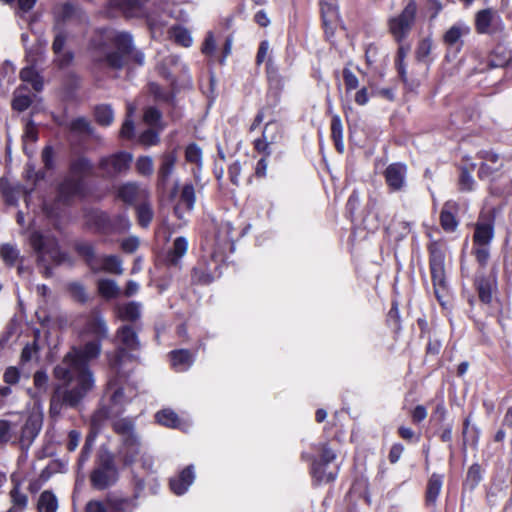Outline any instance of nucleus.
<instances>
[{
  "label": "nucleus",
  "instance_id": "cd10ccee",
  "mask_svg": "<svg viewBox=\"0 0 512 512\" xmlns=\"http://www.w3.org/2000/svg\"><path fill=\"white\" fill-rule=\"evenodd\" d=\"M172 366L175 370L186 371L194 362V357L189 350L180 349L170 352Z\"/></svg>",
  "mask_w": 512,
  "mask_h": 512
},
{
  "label": "nucleus",
  "instance_id": "bf43d9fd",
  "mask_svg": "<svg viewBox=\"0 0 512 512\" xmlns=\"http://www.w3.org/2000/svg\"><path fill=\"white\" fill-rule=\"evenodd\" d=\"M474 186L475 180L472 177L471 173L466 168H462L459 177V189L461 191L469 192L474 189Z\"/></svg>",
  "mask_w": 512,
  "mask_h": 512
},
{
  "label": "nucleus",
  "instance_id": "3c124183",
  "mask_svg": "<svg viewBox=\"0 0 512 512\" xmlns=\"http://www.w3.org/2000/svg\"><path fill=\"white\" fill-rule=\"evenodd\" d=\"M185 159L189 163H193L198 167L202 165V150L201 148L195 144H189L185 150Z\"/></svg>",
  "mask_w": 512,
  "mask_h": 512
},
{
  "label": "nucleus",
  "instance_id": "f3484780",
  "mask_svg": "<svg viewBox=\"0 0 512 512\" xmlns=\"http://www.w3.org/2000/svg\"><path fill=\"white\" fill-rule=\"evenodd\" d=\"M214 258L215 255H212ZM219 267L218 261L213 259L212 264H207L205 261H200L192 270V281L197 284H209L216 275Z\"/></svg>",
  "mask_w": 512,
  "mask_h": 512
},
{
  "label": "nucleus",
  "instance_id": "e433bc0d",
  "mask_svg": "<svg viewBox=\"0 0 512 512\" xmlns=\"http://www.w3.org/2000/svg\"><path fill=\"white\" fill-rule=\"evenodd\" d=\"M100 272L104 271L111 274H123V267L121 259L116 255H107L100 257Z\"/></svg>",
  "mask_w": 512,
  "mask_h": 512
},
{
  "label": "nucleus",
  "instance_id": "f704fd0d",
  "mask_svg": "<svg viewBox=\"0 0 512 512\" xmlns=\"http://www.w3.org/2000/svg\"><path fill=\"white\" fill-rule=\"evenodd\" d=\"M155 418L160 425L170 428L184 429L182 426V421L179 419L178 415L171 409H163L157 412Z\"/></svg>",
  "mask_w": 512,
  "mask_h": 512
},
{
  "label": "nucleus",
  "instance_id": "4c0bfd02",
  "mask_svg": "<svg viewBox=\"0 0 512 512\" xmlns=\"http://www.w3.org/2000/svg\"><path fill=\"white\" fill-rule=\"evenodd\" d=\"M141 304L138 302H129L118 308L119 317L125 321H136L141 316Z\"/></svg>",
  "mask_w": 512,
  "mask_h": 512
},
{
  "label": "nucleus",
  "instance_id": "a878e982",
  "mask_svg": "<svg viewBox=\"0 0 512 512\" xmlns=\"http://www.w3.org/2000/svg\"><path fill=\"white\" fill-rule=\"evenodd\" d=\"M444 476L433 473L427 483L426 503L429 506H435L437 498L441 492Z\"/></svg>",
  "mask_w": 512,
  "mask_h": 512
},
{
  "label": "nucleus",
  "instance_id": "c85d7f7f",
  "mask_svg": "<svg viewBox=\"0 0 512 512\" xmlns=\"http://www.w3.org/2000/svg\"><path fill=\"white\" fill-rule=\"evenodd\" d=\"M111 7L119 8L126 16H139L143 13V0H110Z\"/></svg>",
  "mask_w": 512,
  "mask_h": 512
},
{
  "label": "nucleus",
  "instance_id": "aec40b11",
  "mask_svg": "<svg viewBox=\"0 0 512 512\" xmlns=\"http://www.w3.org/2000/svg\"><path fill=\"white\" fill-rule=\"evenodd\" d=\"M75 250L77 254L83 258L86 265L94 273L100 272L101 259L96 255L95 248L90 242L79 241L75 243Z\"/></svg>",
  "mask_w": 512,
  "mask_h": 512
},
{
  "label": "nucleus",
  "instance_id": "5fc2aeb1",
  "mask_svg": "<svg viewBox=\"0 0 512 512\" xmlns=\"http://www.w3.org/2000/svg\"><path fill=\"white\" fill-rule=\"evenodd\" d=\"M266 71L270 85L280 89L283 86V79L278 74V71L271 59H268L267 61Z\"/></svg>",
  "mask_w": 512,
  "mask_h": 512
},
{
  "label": "nucleus",
  "instance_id": "338daca9",
  "mask_svg": "<svg viewBox=\"0 0 512 512\" xmlns=\"http://www.w3.org/2000/svg\"><path fill=\"white\" fill-rule=\"evenodd\" d=\"M48 375L45 371H36L34 373V376H33V382H34V386L35 388L39 391V392H46L47 391V388H48Z\"/></svg>",
  "mask_w": 512,
  "mask_h": 512
},
{
  "label": "nucleus",
  "instance_id": "79ce46f5",
  "mask_svg": "<svg viewBox=\"0 0 512 512\" xmlns=\"http://www.w3.org/2000/svg\"><path fill=\"white\" fill-rule=\"evenodd\" d=\"M58 17L64 21H70L72 19H87L85 13L77 6L70 3H65L60 8Z\"/></svg>",
  "mask_w": 512,
  "mask_h": 512
},
{
  "label": "nucleus",
  "instance_id": "680f3d73",
  "mask_svg": "<svg viewBox=\"0 0 512 512\" xmlns=\"http://www.w3.org/2000/svg\"><path fill=\"white\" fill-rule=\"evenodd\" d=\"M32 103L31 97L28 95L21 94L20 91L15 93V97L13 99V109L22 112L25 111Z\"/></svg>",
  "mask_w": 512,
  "mask_h": 512
},
{
  "label": "nucleus",
  "instance_id": "69168bd1",
  "mask_svg": "<svg viewBox=\"0 0 512 512\" xmlns=\"http://www.w3.org/2000/svg\"><path fill=\"white\" fill-rule=\"evenodd\" d=\"M342 74H343L344 85H345L347 92L358 88L359 80H358L357 76L350 69L344 68Z\"/></svg>",
  "mask_w": 512,
  "mask_h": 512
},
{
  "label": "nucleus",
  "instance_id": "58836bf2",
  "mask_svg": "<svg viewBox=\"0 0 512 512\" xmlns=\"http://www.w3.org/2000/svg\"><path fill=\"white\" fill-rule=\"evenodd\" d=\"M233 227L229 222L221 223L216 240L220 248L229 247L233 249Z\"/></svg>",
  "mask_w": 512,
  "mask_h": 512
},
{
  "label": "nucleus",
  "instance_id": "473e14b6",
  "mask_svg": "<svg viewBox=\"0 0 512 512\" xmlns=\"http://www.w3.org/2000/svg\"><path fill=\"white\" fill-rule=\"evenodd\" d=\"M469 32H470V28L466 24L458 22V23L454 24L453 26H451L446 31V33L443 36V40H444L445 44H447L449 46H453V45H456L460 41L461 37L468 35Z\"/></svg>",
  "mask_w": 512,
  "mask_h": 512
},
{
  "label": "nucleus",
  "instance_id": "20e7f679",
  "mask_svg": "<svg viewBox=\"0 0 512 512\" xmlns=\"http://www.w3.org/2000/svg\"><path fill=\"white\" fill-rule=\"evenodd\" d=\"M30 243L37 253L38 265L43 268V272L47 277L52 274L51 268L48 266L49 261L56 265H61L70 260L66 253L59 251L54 238H48L39 232H33L30 237Z\"/></svg>",
  "mask_w": 512,
  "mask_h": 512
},
{
  "label": "nucleus",
  "instance_id": "49530a36",
  "mask_svg": "<svg viewBox=\"0 0 512 512\" xmlns=\"http://www.w3.org/2000/svg\"><path fill=\"white\" fill-rule=\"evenodd\" d=\"M136 214L139 225L145 228L149 226L154 215L152 206L147 202H143L136 207Z\"/></svg>",
  "mask_w": 512,
  "mask_h": 512
},
{
  "label": "nucleus",
  "instance_id": "1a4fd4ad",
  "mask_svg": "<svg viewBox=\"0 0 512 512\" xmlns=\"http://www.w3.org/2000/svg\"><path fill=\"white\" fill-rule=\"evenodd\" d=\"M132 162V155L128 152H117L102 157L99 161V169L108 177L117 176L126 172Z\"/></svg>",
  "mask_w": 512,
  "mask_h": 512
},
{
  "label": "nucleus",
  "instance_id": "4be33fe9",
  "mask_svg": "<svg viewBox=\"0 0 512 512\" xmlns=\"http://www.w3.org/2000/svg\"><path fill=\"white\" fill-rule=\"evenodd\" d=\"M187 250V239L183 236L175 238L172 247L166 253L165 263L168 266L177 267L180 264L182 257L186 254Z\"/></svg>",
  "mask_w": 512,
  "mask_h": 512
},
{
  "label": "nucleus",
  "instance_id": "c9c22d12",
  "mask_svg": "<svg viewBox=\"0 0 512 512\" xmlns=\"http://www.w3.org/2000/svg\"><path fill=\"white\" fill-rule=\"evenodd\" d=\"M496 13L491 9L481 10L476 14V29L479 33H490V27L495 20Z\"/></svg>",
  "mask_w": 512,
  "mask_h": 512
},
{
  "label": "nucleus",
  "instance_id": "6ab92c4d",
  "mask_svg": "<svg viewBox=\"0 0 512 512\" xmlns=\"http://www.w3.org/2000/svg\"><path fill=\"white\" fill-rule=\"evenodd\" d=\"M176 161L177 157L174 152H167L162 155L160 166L157 172L158 188L165 190L167 183L174 171Z\"/></svg>",
  "mask_w": 512,
  "mask_h": 512
},
{
  "label": "nucleus",
  "instance_id": "f8f14e48",
  "mask_svg": "<svg viewBox=\"0 0 512 512\" xmlns=\"http://www.w3.org/2000/svg\"><path fill=\"white\" fill-rule=\"evenodd\" d=\"M43 419L40 414H30L21 427L18 442L22 449H28L42 428Z\"/></svg>",
  "mask_w": 512,
  "mask_h": 512
},
{
  "label": "nucleus",
  "instance_id": "412c9836",
  "mask_svg": "<svg viewBox=\"0 0 512 512\" xmlns=\"http://www.w3.org/2000/svg\"><path fill=\"white\" fill-rule=\"evenodd\" d=\"M195 479L194 467L189 465L178 476L171 478L170 488L176 495H183L192 485Z\"/></svg>",
  "mask_w": 512,
  "mask_h": 512
},
{
  "label": "nucleus",
  "instance_id": "774afa93",
  "mask_svg": "<svg viewBox=\"0 0 512 512\" xmlns=\"http://www.w3.org/2000/svg\"><path fill=\"white\" fill-rule=\"evenodd\" d=\"M86 512H110L106 500L104 502L91 500L86 504Z\"/></svg>",
  "mask_w": 512,
  "mask_h": 512
},
{
  "label": "nucleus",
  "instance_id": "37998d69",
  "mask_svg": "<svg viewBox=\"0 0 512 512\" xmlns=\"http://www.w3.org/2000/svg\"><path fill=\"white\" fill-rule=\"evenodd\" d=\"M482 478L481 466L478 463H474L469 467L467 471L464 485L470 490H474L482 481Z\"/></svg>",
  "mask_w": 512,
  "mask_h": 512
},
{
  "label": "nucleus",
  "instance_id": "9d476101",
  "mask_svg": "<svg viewBox=\"0 0 512 512\" xmlns=\"http://www.w3.org/2000/svg\"><path fill=\"white\" fill-rule=\"evenodd\" d=\"M144 488L142 481L137 483V491L132 497H125L116 492L109 493L106 496V503L109 505L110 512H133L138 507V498L140 491Z\"/></svg>",
  "mask_w": 512,
  "mask_h": 512
},
{
  "label": "nucleus",
  "instance_id": "4d7b16f0",
  "mask_svg": "<svg viewBox=\"0 0 512 512\" xmlns=\"http://www.w3.org/2000/svg\"><path fill=\"white\" fill-rule=\"evenodd\" d=\"M432 41L430 39H423L419 42L416 49V58L420 62L427 63L428 57L431 53Z\"/></svg>",
  "mask_w": 512,
  "mask_h": 512
},
{
  "label": "nucleus",
  "instance_id": "2f4dec72",
  "mask_svg": "<svg viewBox=\"0 0 512 512\" xmlns=\"http://www.w3.org/2000/svg\"><path fill=\"white\" fill-rule=\"evenodd\" d=\"M36 507L38 512H57L58 499L52 491L45 490L39 495Z\"/></svg>",
  "mask_w": 512,
  "mask_h": 512
},
{
  "label": "nucleus",
  "instance_id": "4468645a",
  "mask_svg": "<svg viewBox=\"0 0 512 512\" xmlns=\"http://www.w3.org/2000/svg\"><path fill=\"white\" fill-rule=\"evenodd\" d=\"M407 166L392 163L384 171L385 183L391 192H401L406 188Z\"/></svg>",
  "mask_w": 512,
  "mask_h": 512
},
{
  "label": "nucleus",
  "instance_id": "7ed1b4c3",
  "mask_svg": "<svg viewBox=\"0 0 512 512\" xmlns=\"http://www.w3.org/2000/svg\"><path fill=\"white\" fill-rule=\"evenodd\" d=\"M113 430L120 440L118 456L124 464H132L141 452V440L135 430L134 421L130 418H120L113 422Z\"/></svg>",
  "mask_w": 512,
  "mask_h": 512
},
{
  "label": "nucleus",
  "instance_id": "b1692460",
  "mask_svg": "<svg viewBox=\"0 0 512 512\" xmlns=\"http://www.w3.org/2000/svg\"><path fill=\"white\" fill-rule=\"evenodd\" d=\"M120 414L121 409L119 408L110 409L108 406H101L91 417V431L96 435L101 430L107 419L119 416Z\"/></svg>",
  "mask_w": 512,
  "mask_h": 512
},
{
  "label": "nucleus",
  "instance_id": "dca6fc26",
  "mask_svg": "<svg viewBox=\"0 0 512 512\" xmlns=\"http://www.w3.org/2000/svg\"><path fill=\"white\" fill-rule=\"evenodd\" d=\"M66 40V33L62 30H58L55 34L54 41L52 43V50L55 54L54 61L59 68H65L69 66L74 57L71 51L64 50Z\"/></svg>",
  "mask_w": 512,
  "mask_h": 512
},
{
  "label": "nucleus",
  "instance_id": "a19ab883",
  "mask_svg": "<svg viewBox=\"0 0 512 512\" xmlns=\"http://www.w3.org/2000/svg\"><path fill=\"white\" fill-rule=\"evenodd\" d=\"M98 292L102 297L112 299L119 295L120 289L114 280L100 279L98 281Z\"/></svg>",
  "mask_w": 512,
  "mask_h": 512
},
{
  "label": "nucleus",
  "instance_id": "423d86ee",
  "mask_svg": "<svg viewBox=\"0 0 512 512\" xmlns=\"http://www.w3.org/2000/svg\"><path fill=\"white\" fill-rule=\"evenodd\" d=\"M417 14V4L409 1L403 10L388 20L389 32L398 43L403 42L410 34Z\"/></svg>",
  "mask_w": 512,
  "mask_h": 512
},
{
  "label": "nucleus",
  "instance_id": "e2e57ef3",
  "mask_svg": "<svg viewBox=\"0 0 512 512\" xmlns=\"http://www.w3.org/2000/svg\"><path fill=\"white\" fill-rule=\"evenodd\" d=\"M127 403L124 397L123 389L116 388L110 398V405L108 406L110 409L119 408L121 409V414L124 411V405Z\"/></svg>",
  "mask_w": 512,
  "mask_h": 512
},
{
  "label": "nucleus",
  "instance_id": "f257e3e1",
  "mask_svg": "<svg viewBox=\"0 0 512 512\" xmlns=\"http://www.w3.org/2000/svg\"><path fill=\"white\" fill-rule=\"evenodd\" d=\"M108 336L107 325L101 315H90L80 333V345L73 346L53 369L58 381L50 398L49 414L58 418L67 409H79L95 386L89 362L98 358L102 341Z\"/></svg>",
  "mask_w": 512,
  "mask_h": 512
},
{
  "label": "nucleus",
  "instance_id": "6e6d98bb",
  "mask_svg": "<svg viewBox=\"0 0 512 512\" xmlns=\"http://www.w3.org/2000/svg\"><path fill=\"white\" fill-rule=\"evenodd\" d=\"M134 112V107L131 105H128L127 107V119L124 121L121 130H120V136L123 138L130 139L134 135V123L131 119V115Z\"/></svg>",
  "mask_w": 512,
  "mask_h": 512
},
{
  "label": "nucleus",
  "instance_id": "603ef678",
  "mask_svg": "<svg viewBox=\"0 0 512 512\" xmlns=\"http://www.w3.org/2000/svg\"><path fill=\"white\" fill-rule=\"evenodd\" d=\"M136 170L140 175L151 176L154 171L153 160L150 156H141L135 164Z\"/></svg>",
  "mask_w": 512,
  "mask_h": 512
},
{
  "label": "nucleus",
  "instance_id": "13d9d810",
  "mask_svg": "<svg viewBox=\"0 0 512 512\" xmlns=\"http://www.w3.org/2000/svg\"><path fill=\"white\" fill-rule=\"evenodd\" d=\"M71 296L78 302L85 303L88 300L85 287L79 282H72L68 286Z\"/></svg>",
  "mask_w": 512,
  "mask_h": 512
},
{
  "label": "nucleus",
  "instance_id": "c03bdc74",
  "mask_svg": "<svg viewBox=\"0 0 512 512\" xmlns=\"http://www.w3.org/2000/svg\"><path fill=\"white\" fill-rule=\"evenodd\" d=\"M170 34L177 44L183 47H190L192 45L193 40L188 29L182 26H173L170 29Z\"/></svg>",
  "mask_w": 512,
  "mask_h": 512
},
{
  "label": "nucleus",
  "instance_id": "6e6552de",
  "mask_svg": "<svg viewBox=\"0 0 512 512\" xmlns=\"http://www.w3.org/2000/svg\"><path fill=\"white\" fill-rule=\"evenodd\" d=\"M117 337L119 339L120 346L117 348L115 355L110 358V365L113 368L120 367L126 357H133V355L130 354L131 352L137 351L140 348L136 332L128 325L122 326L118 329Z\"/></svg>",
  "mask_w": 512,
  "mask_h": 512
},
{
  "label": "nucleus",
  "instance_id": "a18cd8bd",
  "mask_svg": "<svg viewBox=\"0 0 512 512\" xmlns=\"http://www.w3.org/2000/svg\"><path fill=\"white\" fill-rule=\"evenodd\" d=\"M19 486V483H15L13 489L10 491L11 502L13 504L11 508L16 509L18 512L24 510L28 504V497L25 493L20 491Z\"/></svg>",
  "mask_w": 512,
  "mask_h": 512
},
{
  "label": "nucleus",
  "instance_id": "7c9ffc66",
  "mask_svg": "<svg viewBox=\"0 0 512 512\" xmlns=\"http://www.w3.org/2000/svg\"><path fill=\"white\" fill-rule=\"evenodd\" d=\"M328 465L319 462L316 458L313 459L311 465V474L317 482H332L337 477V470L327 471Z\"/></svg>",
  "mask_w": 512,
  "mask_h": 512
},
{
  "label": "nucleus",
  "instance_id": "ea45409f",
  "mask_svg": "<svg viewBox=\"0 0 512 512\" xmlns=\"http://www.w3.org/2000/svg\"><path fill=\"white\" fill-rule=\"evenodd\" d=\"M21 186H10L4 181H0V191L8 205H17L19 196L22 192Z\"/></svg>",
  "mask_w": 512,
  "mask_h": 512
},
{
  "label": "nucleus",
  "instance_id": "2eb2a0df",
  "mask_svg": "<svg viewBox=\"0 0 512 512\" xmlns=\"http://www.w3.org/2000/svg\"><path fill=\"white\" fill-rule=\"evenodd\" d=\"M494 238V217L481 216L475 224L473 245H490Z\"/></svg>",
  "mask_w": 512,
  "mask_h": 512
},
{
  "label": "nucleus",
  "instance_id": "8fccbe9b",
  "mask_svg": "<svg viewBox=\"0 0 512 512\" xmlns=\"http://www.w3.org/2000/svg\"><path fill=\"white\" fill-rule=\"evenodd\" d=\"M0 255L7 265L13 266L19 258V251L11 244H4L0 248Z\"/></svg>",
  "mask_w": 512,
  "mask_h": 512
},
{
  "label": "nucleus",
  "instance_id": "c756f323",
  "mask_svg": "<svg viewBox=\"0 0 512 512\" xmlns=\"http://www.w3.org/2000/svg\"><path fill=\"white\" fill-rule=\"evenodd\" d=\"M511 51L504 46H497L488 58V66L490 68L505 67L511 60Z\"/></svg>",
  "mask_w": 512,
  "mask_h": 512
},
{
  "label": "nucleus",
  "instance_id": "0eeeda50",
  "mask_svg": "<svg viewBox=\"0 0 512 512\" xmlns=\"http://www.w3.org/2000/svg\"><path fill=\"white\" fill-rule=\"evenodd\" d=\"M118 479V470L111 454L101 455L96 467L90 475L93 488L104 490L112 486Z\"/></svg>",
  "mask_w": 512,
  "mask_h": 512
},
{
  "label": "nucleus",
  "instance_id": "0e129e2a",
  "mask_svg": "<svg viewBox=\"0 0 512 512\" xmlns=\"http://www.w3.org/2000/svg\"><path fill=\"white\" fill-rule=\"evenodd\" d=\"M139 142L144 146H153L159 142V135L153 129H147L139 136Z\"/></svg>",
  "mask_w": 512,
  "mask_h": 512
},
{
  "label": "nucleus",
  "instance_id": "864d4df0",
  "mask_svg": "<svg viewBox=\"0 0 512 512\" xmlns=\"http://www.w3.org/2000/svg\"><path fill=\"white\" fill-rule=\"evenodd\" d=\"M472 254L475 256L478 264L485 267L490 258V245H473Z\"/></svg>",
  "mask_w": 512,
  "mask_h": 512
},
{
  "label": "nucleus",
  "instance_id": "5701e85b",
  "mask_svg": "<svg viewBox=\"0 0 512 512\" xmlns=\"http://www.w3.org/2000/svg\"><path fill=\"white\" fill-rule=\"evenodd\" d=\"M475 286L481 302L489 304L492 301L495 279L493 277H485L482 273L478 272Z\"/></svg>",
  "mask_w": 512,
  "mask_h": 512
},
{
  "label": "nucleus",
  "instance_id": "9b49d317",
  "mask_svg": "<svg viewBox=\"0 0 512 512\" xmlns=\"http://www.w3.org/2000/svg\"><path fill=\"white\" fill-rule=\"evenodd\" d=\"M281 138V130L278 123L268 122L260 138L254 140V149L266 157L272 154L271 145L278 142Z\"/></svg>",
  "mask_w": 512,
  "mask_h": 512
},
{
  "label": "nucleus",
  "instance_id": "ddd939ff",
  "mask_svg": "<svg viewBox=\"0 0 512 512\" xmlns=\"http://www.w3.org/2000/svg\"><path fill=\"white\" fill-rule=\"evenodd\" d=\"M85 185L82 179H76L74 177H66L58 188V201L68 205L75 198L82 197L84 195Z\"/></svg>",
  "mask_w": 512,
  "mask_h": 512
},
{
  "label": "nucleus",
  "instance_id": "39448f33",
  "mask_svg": "<svg viewBox=\"0 0 512 512\" xmlns=\"http://www.w3.org/2000/svg\"><path fill=\"white\" fill-rule=\"evenodd\" d=\"M429 267L433 282L434 294L438 300L447 289L446 272H445V253L442 245L433 241L428 246Z\"/></svg>",
  "mask_w": 512,
  "mask_h": 512
},
{
  "label": "nucleus",
  "instance_id": "de8ad7c7",
  "mask_svg": "<svg viewBox=\"0 0 512 512\" xmlns=\"http://www.w3.org/2000/svg\"><path fill=\"white\" fill-rule=\"evenodd\" d=\"M96 121L102 126H109L113 122L114 113L109 105H99L94 111Z\"/></svg>",
  "mask_w": 512,
  "mask_h": 512
},
{
  "label": "nucleus",
  "instance_id": "72a5a7b5",
  "mask_svg": "<svg viewBox=\"0 0 512 512\" xmlns=\"http://www.w3.org/2000/svg\"><path fill=\"white\" fill-rule=\"evenodd\" d=\"M92 163L86 157H78L74 159L70 164V174L69 177H74L76 179H82L91 172Z\"/></svg>",
  "mask_w": 512,
  "mask_h": 512
},
{
  "label": "nucleus",
  "instance_id": "f03ea898",
  "mask_svg": "<svg viewBox=\"0 0 512 512\" xmlns=\"http://www.w3.org/2000/svg\"><path fill=\"white\" fill-rule=\"evenodd\" d=\"M106 39L113 42L116 50L107 51L100 48L93 55L94 62L100 67H108L111 69H121L130 61L137 65L144 64V54L133 46L132 37L126 32H108Z\"/></svg>",
  "mask_w": 512,
  "mask_h": 512
},
{
  "label": "nucleus",
  "instance_id": "052dcab7",
  "mask_svg": "<svg viewBox=\"0 0 512 512\" xmlns=\"http://www.w3.org/2000/svg\"><path fill=\"white\" fill-rule=\"evenodd\" d=\"M144 122L152 127H157L161 120V112L155 107H148L144 111Z\"/></svg>",
  "mask_w": 512,
  "mask_h": 512
},
{
  "label": "nucleus",
  "instance_id": "bb28decb",
  "mask_svg": "<svg viewBox=\"0 0 512 512\" xmlns=\"http://www.w3.org/2000/svg\"><path fill=\"white\" fill-rule=\"evenodd\" d=\"M145 191L142 190L136 183H126L119 187L117 196L127 204H134L139 200Z\"/></svg>",
  "mask_w": 512,
  "mask_h": 512
},
{
  "label": "nucleus",
  "instance_id": "a211bd4d",
  "mask_svg": "<svg viewBox=\"0 0 512 512\" xmlns=\"http://www.w3.org/2000/svg\"><path fill=\"white\" fill-rule=\"evenodd\" d=\"M196 202L195 188L192 183H185L180 191L179 201L174 208L175 215L183 219V211H192Z\"/></svg>",
  "mask_w": 512,
  "mask_h": 512
},
{
  "label": "nucleus",
  "instance_id": "09e8293b",
  "mask_svg": "<svg viewBox=\"0 0 512 512\" xmlns=\"http://www.w3.org/2000/svg\"><path fill=\"white\" fill-rule=\"evenodd\" d=\"M70 129L80 134H94V128L92 127L90 121L85 117H78L74 119L70 124Z\"/></svg>",
  "mask_w": 512,
  "mask_h": 512
},
{
  "label": "nucleus",
  "instance_id": "393cba45",
  "mask_svg": "<svg viewBox=\"0 0 512 512\" xmlns=\"http://www.w3.org/2000/svg\"><path fill=\"white\" fill-rule=\"evenodd\" d=\"M458 210V205L454 201H447L442 208L440 214V223L442 228L447 232H453L457 226L458 222L455 217V213Z\"/></svg>",
  "mask_w": 512,
  "mask_h": 512
}]
</instances>
